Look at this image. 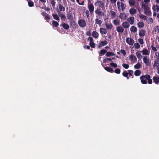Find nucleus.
<instances>
[{
    "label": "nucleus",
    "mask_w": 159,
    "mask_h": 159,
    "mask_svg": "<svg viewBox=\"0 0 159 159\" xmlns=\"http://www.w3.org/2000/svg\"><path fill=\"white\" fill-rule=\"evenodd\" d=\"M140 78L141 83L143 84H146L148 82L149 84L152 83V80L151 79L150 76L148 74L142 75L140 77Z\"/></svg>",
    "instance_id": "1"
},
{
    "label": "nucleus",
    "mask_w": 159,
    "mask_h": 159,
    "mask_svg": "<svg viewBox=\"0 0 159 159\" xmlns=\"http://www.w3.org/2000/svg\"><path fill=\"white\" fill-rule=\"evenodd\" d=\"M142 7L144 9V13L147 16H149L151 13V11L148 6L145 4H142Z\"/></svg>",
    "instance_id": "2"
},
{
    "label": "nucleus",
    "mask_w": 159,
    "mask_h": 159,
    "mask_svg": "<svg viewBox=\"0 0 159 159\" xmlns=\"http://www.w3.org/2000/svg\"><path fill=\"white\" fill-rule=\"evenodd\" d=\"M78 23L80 27H84L86 26V22L83 19H81L79 20Z\"/></svg>",
    "instance_id": "3"
},
{
    "label": "nucleus",
    "mask_w": 159,
    "mask_h": 159,
    "mask_svg": "<svg viewBox=\"0 0 159 159\" xmlns=\"http://www.w3.org/2000/svg\"><path fill=\"white\" fill-rule=\"evenodd\" d=\"M95 5H97L102 8L104 7V3L102 1H98L95 3Z\"/></svg>",
    "instance_id": "4"
},
{
    "label": "nucleus",
    "mask_w": 159,
    "mask_h": 159,
    "mask_svg": "<svg viewBox=\"0 0 159 159\" xmlns=\"http://www.w3.org/2000/svg\"><path fill=\"white\" fill-rule=\"evenodd\" d=\"M89 40L90 43L89 45L90 47L93 48H95V44L93 42V39L91 37H89L88 38V40Z\"/></svg>",
    "instance_id": "5"
},
{
    "label": "nucleus",
    "mask_w": 159,
    "mask_h": 159,
    "mask_svg": "<svg viewBox=\"0 0 159 159\" xmlns=\"http://www.w3.org/2000/svg\"><path fill=\"white\" fill-rule=\"evenodd\" d=\"M126 41L127 44L131 45H133L134 42L133 39L129 38H127L126 39Z\"/></svg>",
    "instance_id": "6"
},
{
    "label": "nucleus",
    "mask_w": 159,
    "mask_h": 159,
    "mask_svg": "<svg viewBox=\"0 0 159 159\" xmlns=\"http://www.w3.org/2000/svg\"><path fill=\"white\" fill-rule=\"evenodd\" d=\"M105 25L106 29L107 30H111L113 28V25L111 23L105 22Z\"/></svg>",
    "instance_id": "7"
},
{
    "label": "nucleus",
    "mask_w": 159,
    "mask_h": 159,
    "mask_svg": "<svg viewBox=\"0 0 159 159\" xmlns=\"http://www.w3.org/2000/svg\"><path fill=\"white\" fill-rule=\"evenodd\" d=\"M95 13L99 16H104V13L102 12V11L101 9L98 8L95 11Z\"/></svg>",
    "instance_id": "8"
},
{
    "label": "nucleus",
    "mask_w": 159,
    "mask_h": 159,
    "mask_svg": "<svg viewBox=\"0 0 159 159\" xmlns=\"http://www.w3.org/2000/svg\"><path fill=\"white\" fill-rule=\"evenodd\" d=\"M122 25L124 28L127 29L129 27L130 25L128 22L124 21L122 24Z\"/></svg>",
    "instance_id": "9"
},
{
    "label": "nucleus",
    "mask_w": 159,
    "mask_h": 159,
    "mask_svg": "<svg viewBox=\"0 0 159 159\" xmlns=\"http://www.w3.org/2000/svg\"><path fill=\"white\" fill-rule=\"evenodd\" d=\"M116 30L118 32L122 33L124 31V29L122 26H120L116 27Z\"/></svg>",
    "instance_id": "10"
},
{
    "label": "nucleus",
    "mask_w": 159,
    "mask_h": 159,
    "mask_svg": "<svg viewBox=\"0 0 159 159\" xmlns=\"http://www.w3.org/2000/svg\"><path fill=\"white\" fill-rule=\"evenodd\" d=\"M127 20L129 24L133 25L134 23V18L133 17H130L127 19Z\"/></svg>",
    "instance_id": "11"
},
{
    "label": "nucleus",
    "mask_w": 159,
    "mask_h": 159,
    "mask_svg": "<svg viewBox=\"0 0 159 159\" xmlns=\"http://www.w3.org/2000/svg\"><path fill=\"white\" fill-rule=\"evenodd\" d=\"M88 8L91 13H92L93 11L94 7L92 4H89L88 5Z\"/></svg>",
    "instance_id": "12"
},
{
    "label": "nucleus",
    "mask_w": 159,
    "mask_h": 159,
    "mask_svg": "<svg viewBox=\"0 0 159 159\" xmlns=\"http://www.w3.org/2000/svg\"><path fill=\"white\" fill-rule=\"evenodd\" d=\"M107 43L108 42L106 40L100 41L99 42L98 46L99 48H100L107 45Z\"/></svg>",
    "instance_id": "13"
},
{
    "label": "nucleus",
    "mask_w": 159,
    "mask_h": 159,
    "mask_svg": "<svg viewBox=\"0 0 159 159\" xmlns=\"http://www.w3.org/2000/svg\"><path fill=\"white\" fill-rule=\"evenodd\" d=\"M146 33V31L144 30H140L139 32V35L140 37H144Z\"/></svg>",
    "instance_id": "14"
},
{
    "label": "nucleus",
    "mask_w": 159,
    "mask_h": 159,
    "mask_svg": "<svg viewBox=\"0 0 159 159\" xmlns=\"http://www.w3.org/2000/svg\"><path fill=\"white\" fill-rule=\"evenodd\" d=\"M100 32L102 35H103L107 33V29L105 28H101L100 29Z\"/></svg>",
    "instance_id": "15"
},
{
    "label": "nucleus",
    "mask_w": 159,
    "mask_h": 159,
    "mask_svg": "<svg viewBox=\"0 0 159 159\" xmlns=\"http://www.w3.org/2000/svg\"><path fill=\"white\" fill-rule=\"evenodd\" d=\"M113 24L115 25H119L120 23V20L118 19L117 18L114 19L112 21Z\"/></svg>",
    "instance_id": "16"
},
{
    "label": "nucleus",
    "mask_w": 159,
    "mask_h": 159,
    "mask_svg": "<svg viewBox=\"0 0 159 159\" xmlns=\"http://www.w3.org/2000/svg\"><path fill=\"white\" fill-rule=\"evenodd\" d=\"M153 80L156 84H158L159 83V76H154L153 78Z\"/></svg>",
    "instance_id": "17"
},
{
    "label": "nucleus",
    "mask_w": 159,
    "mask_h": 159,
    "mask_svg": "<svg viewBox=\"0 0 159 159\" xmlns=\"http://www.w3.org/2000/svg\"><path fill=\"white\" fill-rule=\"evenodd\" d=\"M144 62L147 65H148L149 64V60L147 57L146 56H144L143 58Z\"/></svg>",
    "instance_id": "18"
},
{
    "label": "nucleus",
    "mask_w": 159,
    "mask_h": 159,
    "mask_svg": "<svg viewBox=\"0 0 159 159\" xmlns=\"http://www.w3.org/2000/svg\"><path fill=\"white\" fill-rule=\"evenodd\" d=\"M143 55H149V52L148 51V50L144 48L142 51L140 52Z\"/></svg>",
    "instance_id": "19"
},
{
    "label": "nucleus",
    "mask_w": 159,
    "mask_h": 159,
    "mask_svg": "<svg viewBox=\"0 0 159 159\" xmlns=\"http://www.w3.org/2000/svg\"><path fill=\"white\" fill-rule=\"evenodd\" d=\"M129 12L131 15H133L136 13L137 10L135 9L132 8L129 10Z\"/></svg>",
    "instance_id": "20"
},
{
    "label": "nucleus",
    "mask_w": 159,
    "mask_h": 159,
    "mask_svg": "<svg viewBox=\"0 0 159 159\" xmlns=\"http://www.w3.org/2000/svg\"><path fill=\"white\" fill-rule=\"evenodd\" d=\"M152 9L154 11L158 12L159 11V6L157 5H153L152 6Z\"/></svg>",
    "instance_id": "21"
},
{
    "label": "nucleus",
    "mask_w": 159,
    "mask_h": 159,
    "mask_svg": "<svg viewBox=\"0 0 159 159\" xmlns=\"http://www.w3.org/2000/svg\"><path fill=\"white\" fill-rule=\"evenodd\" d=\"M104 69L107 71L109 72L112 73L114 72L113 68L109 67L106 66L104 68Z\"/></svg>",
    "instance_id": "22"
},
{
    "label": "nucleus",
    "mask_w": 159,
    "mask_h": 159,
    "mask_svg": "<svg viewBox=\"0 0 159 159\" xmlns=\"http://www.w3.org/2000/svg\"><path fill=\"white\" fill-rule=\"evenodd\" d=\"M138 27L139 28H143L144 25V23L143 22L140 21L137 23Z\"/></svg>",
    "instance_id": "23"
},
{
    "label": "nucleus",
    "mask_w": 159,
    "mask_h": 159,
    "mask_svg": "<svg viewBox=\"0 0 159 159\" xmlns=\"http://www.w3.org/2000/svg\"><path fill=\"white\" fill-rule=\"evenodd\" d=\"M119 17L122 19L125 20L126 19V16L124 13H120Z\"/></svg>",
    "instance_id": "24"
},
{
    "label": "nucleus",
    "mask_w": 159,
    "mask_h": 159,
    "mask_svg": "<svg viewBox=\"0 0 159 159\" xmlns=\"http://www.w3.org/2000/svg\"><path fill=\"white\" fill-rule=\"evenodd\" d=\"M130 6H133L135 4V0H129L128 1Z\"/></svg>",
    "instance_id": "25"
},
{
    "label": "nucleus",
    "mask_w": 159,
    "mask_h": 159,
    "mask_svg": "<svg viewBox=\"0 0 159 159\" xmlns=\"http://www.w3.org/2000/svg\"><path fill=\"white\" fill-rule=\"evenodd\" d=\"M92 36L95 38H97L99 36V34L96 31H93L92 33Z\"/></svg>",
    "instance_id": "26"
},
{
    "label": "nucleus",
    "mask_w": 159,
    "mask_h": 159,
    "mask_svg": "<svg viewBox=\"0 0 159 159\" xmlns=\"http://www.w3.org/2000/svg\"><path fill=\"white\" fill-rule=\"evenodd\" d=\"M130 30L131 32L135 33L137 31V29L135 26H132L130 28Z\"/></svg>",
    "instance_id": "27"
},
{
    "label": "nucleus",
    "mask_w": 159,
    "mask_h": 159,
    "mask_svg": "<svg viewBox=\"0 0 159 159\" xmlns=\"http://www.w3.org/2000/svg\"><path fill=\"white\" fill-rule=\"evenodd\" d=\"M53 18L56 20L59 21L60 20V18L58 16L57 14H52Z\"/></svg>",
    "instance_id": "28"
},
{
    "label": "nucleus",
    "mask_w": 159,
    "mask_h": 159,
    "mask_svg": "<svg viewBox=\"0 0 159 159\" xmlns=\"http://www.w3.org/2000/svg\"><path fill=\"white\" fill-rule=\"evenodd\" d=\"M110 12L111 17L112 19L116 17V14L114 11H111Z\"/></svg>",
    "instance_id": "29"
},
{
    "label": "nucleus",
    "mask_w": 159,
    "mask_h": 159,
    "mask_svg": "<svg viewBox=\"0 0 159 159\" xmlns=\"http://www.w3.org/2000/svg\"><path fill=\"white\" fill-rule=\"evenodd\" d=\"M62 26L63 28L66 30H68L69 28V26L68 24L65 23H62Z\"/></svg>",
    "instance_id": "30"
},
{
    "label": "nucleus",
    "mask_w": 159,
    "mask_h": 159,
    "mask_svg": "<svg viewBox=\"0 0 159 159\" xmlns=\"http://www.w3.org/2000/svg\"><path fill=\"white\" fill-rule=\"evenodd\" d=\"M52 22V26L53 27H57L59 25V23L57 21L53 20Z\"/></svg>",
    "instance_id": "31"
},
{
    "label": "nucleus",
    "mask_w": 159,
    "mask_h": 159,
    "mask_svg": "<svg viewBox=\"0 0 159 159\" xmlns=\"http://www.w3.org/2000/svg\"><path fill=\"white\" fill-rule=\"evenodd\" d=\"M59 16L61 17V20L62 19L65 20L66 19L65 16L62 14L61 12H60L58 13Z\"/></svg>",
    "instance_id": "32"
},
{
    "label": "nucleus",
    "mask_w": 159,
    "mask_h": 159,
    "mask_svg": "<svg viewBox=\"0 0 159 159\" xmlns=\"http://www.w3.org/2000/svg\"><path fill=\"white\" fill-rule=\"evenodd\" d=\"M129 59L131 60H133L134 61H137V59L135 56H134L133 55H131L129 57Z\"/></svg>",
    "instance_id": "33"
},
{
    "label": "nucleus",
    "mask_w": 159,
    "mask_h": 159,
    "mask_svg": "<svg viewBox=\"0 0 159 159\" xmlns=\"http://www.w3.org/2000/svg\"><path fill=\"white\" fill-rule=\"evenodd\" d=\"M136 55L138 59H141V58L142 57V56L141 53H140V52H139L138 51H137L136 53Z\"/></svg>",
    "instance_id": "34"
},
{
    "label": "nucleus",
    "mask_w": 159,
    "mask_h": 159,
    "mask_svg": "<svg viewBox=\"0 0 159 159\" xmlns=\"http://www.w3.org/2000/svg\"><path fill=\"white\" fill-rule=\"evenodd\" d=\"M107 51L105 49L101 50L100 51V53H99V55L102 56L105 54L106 53H107Z\"/></svg>",
    "instance_id": "35"
},
{
    "label": "nucleus",
    "mask_w": 159,
    "mask_h": 159,
    "mask_svg": "<svg viewBox=\"0 0 159 159\" xmlns=\"http://www.w3.org/2000/svg\"><path fill=\"white\" fill-rule=\"evenodd\" d=\"M141 74V71L139 70H137L134 72V75L136 76H139Z\"/></svg>",
    "instance_id": "36"
},
{
    "label": "nucleus",
    "mask_w": 159,
    "mask_h": 159,
    "mask_svg": "<svg viewBox=\"0 0 159 159\" xmlns=\"http://www.w3.org/2000/svg\"><path fill=\"white\" fill-rule=\"evenodd\" d=\"M128 71L129 72L128 74V77L129 79L130 77L131 76L133 75V71L131 70H128Z\"/></svg>",
    "instance_id": "37"
},
{
    "label": "nucleus",
    "mask_w": 159,
    "mask_h": 159,
    "mask_svg": "<svg viewBox=\"0 0 159 159\" xmlns=\"http://www.w3.org/2000/svg\"><path fill=\"white\" fill-rule=\"evenodd\" d=\"M122 75L124 77L127 78V79H129L128 74L126 71H124L122 73Z\"/></svg>",
    "instance_id": "38"
},
{
    "label": "nucleus",
    "mask_w": 159,
    "mask_h": 159,
    "mask_svg": "<svg viewBox=\"0 0 159 159\" xmlns=\"http://www.w3.org/2000/svg\"><path fill=\"white\" fill-rule=\"evenodd\" d=\"M59 8L60 10L61 11H65V7L61 4H59Z\"/></svg>",
    "instance_id": "39"
},
{
    "label": "nucleus",
    "mask_w": 159,
    "mask_h": 159,
    "mask_svg": "<svg viewBox=\"0 0 159 159\" xmlns=\"http://www.w3.org/2000/svg\"><path fill=\"white\" fill-rule=\"evenodd\" d=\"M50 3L52 7H54L55 6L56 2L55 0H49Z\"/></svg>",
    "instance_id": "40"
},
{
    "label": "nucleus",
    "mask_w": 159,
    "mask_h": 159,
    "mask_svg": "<svg viewBox=\"0 0 159 159\" xmlns=\"http://www.w3.org/2000/svg\"><path fill=\"white\" fill-rule=\"evenodd\" d=\"M141 67V65L138 62L134 66V67L136 69H139Z\"/></svg>",
    "instance_id": "41"
},
{
    "label": "nucleus",
    "mask_w": 159,
    "mask_h": 159,
    "mask_svg": "<svg viewBox=\"0 0 159 159\" xmlns=\"http://www.w3.org/2000/svg\"><path fill=\"white\" fill-rule=\"evenodd\" d=\"M44 19L47 22H49V20L50 19L49 16L48 14L46 15L44 17Z\"/></svg>",
    "instance_id": "42"
},
{
    "label": "nucleus",
    "mask_w": 159,
    "mask_h": 159,
    "mask_svg": "<svg viewBox=\"0 0 159 159\" xmlns=\"http://www.w3.org/2000/svg\"><path fill=\"white\" fill-rule=\"evenodd\" d=\"M67 17L68 19L71 20L73 19V16L71 14H67Z\"/></svg>",
    "instance_id": "43"
},
{
    "label": "nucleus",
    "mask_w": 159,
    "mask_h": 159,
    "mask_svg": "<svg viewBox=\"0 0 159 159\" xmlns=\"http://www.w3.org/2000/svg\"><path fill=\"white\" fill-rule=\"evenodd\" d=\"M115 55V54L111 52H108L106 53V56L107 57L111 56H114Z\"/></svg>",
    "instance_id": "44"
},
{
    "label": "nucleus",
    "mask_w": 159,
    "mask_h": 159,
    "mask_svg": "<svg viewBox=\"0 0 159 159\" xmlns=\"http://www.w3.org/2000/svg\"><path fill=\"white\" fill-rule=\"evenodd\" d=\"M95 24L100 25L102 24V21L98 19L97 18L95 20Z\"/></svg>",
    "instance_id": "45"
},
{
    "label": "nucleus",
    "mask_w": 159,
    "mask_h": 159,
    "mask_svg": "<svg viewBox=\"0 0 159 159\" xmlns=\"http://www.w3.org/2000/svg\"><path fill=\"white\" fill-rule=\"evenodd\" d=\"M134 46L135 48L136 49H139L140 47V44L137 43L134 44Z\"/></svg>",
    "instance_id": "46"
},
{
    "label": "nucleus",
    "mask_w": 159,
    "mask_h": 159,
    "mask_svg": "<svg viewBox=\"0 0 159 159\" xmlns=\"http://www.w3.org/2000/svg\"><path fill=\"white\" fill-rule=\"evenodd\" d=\"M28 4L30 7H32L34 6V3L31 1L28 2Z\"/></svg>",
    "instance_id": "47"
},
{
    "label": "nucleus",
    "mask_w": 159,
    "mask_h": 159,
    "mask_svg": "<svg viewBox=\"0 0 159 159\" xmlns=\"http://www.w3.org/2000/svg\"><path fill=\"white\" fill-rule=\"evenodd\" d=\"M120 9H121L122 10V11H124L125 9V7L124 4L122 2H121L120 3Z\"/></svg>",
    "instance_id": "48"
},
{
    "label": "nucleus",
    "mask_w": 159,
    "mask_h": 159,
    "mask_svg": "<svg viewBox=\"0 0 159 159\" xmlns=\"http://www.w3.org/2000/svg\"><path fill=\"white\" fill-rule=\"evenodd\" d=\"M139 43L141 44H143L144 43V41L143 39L141 38H139L138 39Z\"/></svg>",
    "instance_id": "49"
},
{
    "label": "nucleus",
    "mask_w": 159,
    "mask_h": 159,
    "mask_svg": "<svg viewBox=\"0 0 159 159\" xmlns=\"http://www.w3.org/2000/svg\"><path fill=\"white\" fill-rule=\"evenodd\" d=\"M121 72L119 68H116L114 70V72L116 74H119Z\"/></svg>",
    "instance_id": "50"
},
{
    "label": "nucleus",
    "mask_w": 159,
    "mask_h": 159,
    "mask_svg": "<svg viewBox=\"0 0 159 159\" xmlns=\"http://www.w3.org/2000/svg\"><path fill=\"white\" fill-rule=\"evenodd\" d=\"M110 65L112 67L114 68H116L117 67V65L114 63H110Z\"/></svg>",
    "instance_id": "51"
},
{
    "label": "nucleus",
    "mask_w": 159,
    "mask_h": 159,
    "mask_svg": "<svg viewBox=\"0 0 159 159\" xmlns=\"http://www.w3.org/2000/svg\"><path fill=\"white\" fill-rule=\"evenodd\" d=\"M122 66L123 67L126 69H128L129 67V65L128 64L123 63Z\"/></svg>",
    "instance_id": "52"
},
{
    "label": "nucleus",
    "mask_w": 159,
    "mask_h": 159,
    "mask_svg": "<svg viewBox=\"0 0 159 159\" xmlns=\"http://www.w3.org/2000/svg\"><path fill=\"white\" fill-rule=\"evenodd\" d=\"M153 66H156L157 70H159V63H157L156 62H155Z\"/></svg>",
    "instance_id": "53"
},
{
    "label": "nucleus",
    "mask_w": 159,
    "mask_h": 159,
    "mask_svg": "<svg viewBox=\"0 0 159 159\" xmlns=\"http://www.w3.org/2000/svg\"><path fill=\"white\" fill-rule=\"evenodd\" d=\"M140 17L141 18L143 19L144 20H146L147 19V16L144 15H140Z\"/></svg>",
    "instance_id": "54"
},
{
    "label": "nucleus",
    "mask_w": 159,
    "mask_h": 159,
    "mask_svg": "<svg viewBox=\"0 0 159 159\" xmlns=\"http://www.w3.org/2000/svg\"><path fill=\"white\" fill-rule=\"evenodd\" d=\"M120 52L123 54L124 56H125L126 54V53L124 50L121 49L120 51Z\"/></svg>",
    "instance_id": "55"
},
{
    "label": "nucleus",
    "mask_w": 159,
    "mask_h": 159,
    "mask_svg": "<svg viewBox=\"0 0 159 159\" xmlns=\"http://www.w3.org/2000/svg\"><path fill=\"white\" fill-rule=\"evenodd\" d=\"M89 11L88 10H86L85 13L87 18H88L89 16Z\"/></svg>",
    "instance_id": "56"
},
{
    "label": "nucleus",
    "mask_w": 159,
    "mask_h": 159,
    "mask_svg": "<svg viewBox=\"0 0 159 159\" xmlns=\"http://www.w3.org/2000/svg\"><path fill=\"white\" fill-rule=\"evenodd\" d=\"M151 48H152V50L153 51L155 52L157 51V49L155 47L153 46V45H152L151 46Z\"/></svg>",
    "instance_id": "57"
},
{
    "label": "nucleus",
    "mask_w": 159,
    "mask_h": 159,
    "mask_svg": "<svg viewBox=\"0 0 159 159\" xmlns=\"http://www.w3.org/2000/svg\"><path fill=\"white\" fill-rule=\"evenodd\" d=\"M117 6H118V8L119 11L120 10V3L119 2H117Z\"/></svg>",
    "instance_id": "58"
},
{
    "label": "nucleus",
    "mask_w": 159,
    "mask_h": 159,
    "mask_svg": "<svg viewBox=\"0 0 159 159\" xmlns=\"http://www.w3.org/2000/svg\"><path fill=\"white\" fill-rule=\"evenodd\" d=\"M117 0H110V2L112 4H114L115 3Z\"/></svg>",
    "instance_id": "59"
},
{
    "label": "nucleus",
    "mask_w": 159,
    "mask_h": 159,
    "mask_svg": "<svg viewBox=\"0 0 159 159\" xmlns=\"http://www.w3.org/2000/svg\"><path fill=\"white\" fill-rule=\"evenodd\" d=\"M47 13H46V12H43L42 13H41V15L43 16H45L46 15H47Z\"/></svg>",
    "instance_id": "60"
},
{
    "label": "nucleus",
    "mask_w": 159,
    "mask_h": 159,
    "mask_svg": "<svg viewBox=\"0 0 159 159\" xmlns=\"http://www.w3.org/2000/svg\"><path fill=\"white\" fill-rule=\"evenodd\" d=\"M149 21L151 23H152L153 22V20L152 18H149Z\"/></svg>",
    "instance_id": "61"
},
{
    "label": "nucleus",
    "mask_w": 159,
    "mask_h": 159,
    "mask_svg": "<svg viewBox=\"0 0 159 159\" xmlns=\"http://www.w3.org/2000/svg\"><path fill=\"white\" fill-rule=\"evenodd\" d=\"M144 0V2H145V3L146 4H147V3H149L150 2V0Z\"/></svg>",
    "instance_id": "62"
},
{
    "label": "nucleus",
    "mask_w": 159,
    "mask_h": 159,
    "mask_svg": "<svg viewBox=\"0 0 159 159\" xmlns=\"http://www.w3.org/2000/svg\"><path fill=\"white\" fill-rule=\"evenodd\" d=\"M86 35L88 36H90L91 35V33L90 31L87 32L86 33Z\"/></svg>",
    "instance_id": "63"
},
{
    "label": "nucleus",
    "mask_w": 159,
    "mask_h": 159,
    "mask_svg": "<svg viewBox=\"0 0 159 159\" xmlns=\"http://www.w3.org/2000/svg\"><path fill=\"white\" fill-rule=\"evenodd\" d=\"M157 56V59L159 60V52L157 53V54L156 55Z\"/></svg>",
    "instance_id": "64"
}]
</instances>
